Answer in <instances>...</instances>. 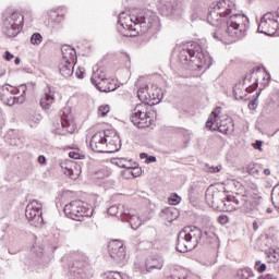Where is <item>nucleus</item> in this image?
<instances>
[{"label": "nucleus", "mask_w": 279, "mask_h": 279, "mask_svg": "<svg viewBox=\"0 0 279 279\" xmlns=\"http://www.w3.org/2000/svg\"><path fill=\"white\" fill-rule=\"evenodd\" d=\"M221 113V107H217L209 116L208 120L206 121V128L209 130H217L213 125H215V121H217V118Z\"/></svg>", "instance_id": "29"}, {"label": "nucleus", "mask_w": 279, "mask_h": 279, "mask_svg": "<svg viewBox=\"0 0 279 279\" xmlns=\"http://www.w3.org/2000/svg\"><path fill=\"white\" fill-rule=\"evenodd\" d=\"M125 36H132V35H128V34H126Z\"/></svg>", "instance_id": "64"}, {"label": "nucleus", "mask_w": 279, "mask_h": 279, "mask_svg": "<svg viewBox=\"0 0 279 279\" xmlns=\"http://www.w3.org/2000/svg\"><path fill=\"white\" fill-rule=\"evenodd\" d=\"M253 230H254V232H256V230H258V222H256V221L253 222Z\"/></svg>", "instance_id": "59"}, {"label": "nucleus", "mask_w": 279, "mask_h": 279, "mask_svg": "<svg viewBox=\"0 0 279 279\" xmlns=\"http://www.w3.org/2000/svg\"><path fill=\"white\" fill-rule=\"evenodd\" d=\"M262 173H264V175H271V170H269L268 168L264 169L262 171Z\"/></svg>", "instance_id": "58"}, {"label": "nucleus", "mask_w": 279, "mask_h": 279, "mask_svg": "<svg viewBox=\"0 0 279 279\" xmlns=\"http://www.w3.org/2000/svg\"><path fill=\"white\" fill-rule=\"evenodd\" d=\"M218 132H221V134H228V128L226 125L220 124L219 126H215Z\"/></svg>", "instance_id": "51"}, {"label": "nucleus", "mask_w": 279, "mask_h": 279, "mask_svg": "<svg viewBox=\"0 0 279 279\" xmlns=\"http://www.w3.org/2000/svg\"><path fill=\"white\" fill-rule=\"evenodd\" d=\"M10 145H12L13 147H21V145H23V140L19 137H13L10 141Z\"/></svg>", "instance_id": "43"}, {"label": "nucleus", "mask_w": 279, "mask_h": 279, "mask_svg": "<svg viewBox=\"0 0 279 279\" xmlns=\"http://www.w3.org/2000/svg\"><path fill=\"white\" fill-rule=\"evenodd\" d=\"M268 258H270V263H278V260H279V254L276 253V251L269 252V253H268Z\"/></svg>", "instance_id": "44"}, {"label": "nucleus", "mask_w": 279, "mask_h": 279, "mask_svg": "<svg viewBox=\"0 0 279 279\" xmlns=\"http://www.w3.org/2000/svg\"><path fill=\"white\" fill-rule=\"evenodd\" d=\"M14 62H15L16 65L21 64V58H19V57L15 58V61H14Z\"/></svg>", "instance_id": "62"}, {"label": "nucleus", "mask_w": 279, "mask_h": 279, "mask_svg": "<svg viewBox=\"0 0 279 279\" xmlns=\"http://www.w3.org/2000/svg\"><path fill=\"white\" fill-rule=\"evenodd\" d=\"M70 158H73L74 160H80V153L77 151H70L69 154Z\"/></svg>", "instance_id": "54"}, {"label": "nucleus", "mask_w": 279, "mask_h": 279, "mask_svg": "<svg viewBox=\"0 0 279 279\" xmlns=\"http://www.w3.org/2000/svg\"><path fill=\"white\" fill-rule=\"evenodd\" d=\"M266 211H267L268 214H271V213H274V209H272L271 207H268V208L266 209Z\"/></svg>", "instance_id": "63"}, {"label": "nucleus", "mask_w": 279, "mask_h": 279, "mask_svg": "<svg viewBox=\"0 0 279 279\" xmlns=\"http://www.w3.org/2000/svg\"><path fill=\"white\" fill-rule=\"evenodd\" d=\"M137 97L142 104L149 106V99L151 98V92H149V86L140 87L137 90Z\"/></svg>", "instance_id": "25"}, {"label": "nucleus", "mask_w": 279, "mask_h": 279, "mask_svg": "<svg viewBox=\"0 0 279 279\" xmlns=\"http://www.w3.org/2000/svg\"><path fill=\"white\" fill-rule=\"evenodd\" d=\"M204 243L208 245H217L219 243V236L213 231H204Z\"/></svg>", "instance_id": "30"}, {"label": "nucleus", "mask_w": 279, "mask_h": 279, "mask_svg": "<svg viewBox=\"0 0 279 279\" xmlns=\"http://www.w3.org/2000/svg\"><path fill=\"white\" fill-rule=\"evenodd\" d=\"M243 90H245V87L241 83V81L233 86V95L238 101H241V99H243L245 97L243 95V93H244Z\"/></svg>", "instance_id": "32"}, {"label": "nucleus", "mask_w": 279, "mask_h": 279, "mask_svg": "<svg viewBox=\"0 0 279 279\" xmlns=\"http://www.w3.org/2000/svg\"><path fill=\"white\" fill-rule=\"evenodd\" d=\"M162 215L169 223H173V221L180 217V210L175 207H167L162 210Z\"/></svg>", "instance_id": "24"}, {"label": "nucleus", "mask_w": 279, "mask_h": 279, "mask_svg": "<svg viewBox=\"0 0 279 279\" xmlns=\"http://www.w3.org/2000/svg\"><path fill=\"white\" fill-rule=\"evenodd\" d=\"M61 168L64 169V174L69 175L71 180L75 179V174L73 173V162L69 161L61 165Z\"/></svg>", "instance_id": "35"}, {"label": "nucleus", "mask_w": 279, "mask_h": 279, "mask_svg": "<svg viewBox=\"0 0 279 279\" xmlns=\"http://www.w3.org/2000/svg\"><path fill=\"white\" fill-rule=\"evenodd\" d=\"M178 10V0H161L160 11L163 16H171Z\"/></svg>", "instance_id": "17"}, {"label": "nucleus", "mask_w": 279, "mask_h": 279, "mask_svg": "<svg viewBox=\"0 0 279 279\" xmlns=\"http://www.w3.org/2000/svg\"><path fill=\"white\" fill-rule=\"evenodd\" d=\"M147 157H148V155H147V153H142L141 155H140V158H146L147 159Z\"/></svg>", "instance_id": "60"}, {"label": "nucleus", "mask_w": 279, "mask_h": 279, "mask_svg": "<svg viewBox=\"0 0 279 279\" xmlns=\"http://www.w3.org/2000/svg\"><path fill=\"white\" fill-rule=\"evenodd\" d=\"M43 43V35L40 33H35L31 36V44L32 45H40Z\"/></svg>", "instance_id": "38"}, {"label": "nucleus", "mask_w": 279, "mask_h": 279, "mask_svg": "<svg viewBox=\"0 0 279 279\" xmlns=\"http://www.w3.org/2000/svg\"><path fill=\"white\" fill-rule=\"evenodd\" d=\"M206 167H207L208 173H219V171H221V166L214 167V166L206 165Z\"/></svg>", "instance_id": "45"}, {"label": "nucleus", "mask_w": 279, "mask_h": 279, "mask_svg": "<svg viewBox=\"0 0 279 279\" xmlns=\"http://www.w3.org/2000/svg\"><path fill=\"white\" fill-rule=\"evenodd\" d=\"M177 252L181 254H186V252H191V250H195V243H191L186 238H184V230L180 231L177 239Z\"/></svg>", "instance_id": "16"}, {"label": "nucleus", "mask_w": 279, "mask_h": 279, "mask_svg": "<svg viewBox=\"0 0 279 279\" xmlns=\"http://www.w3.org/2000/svg\"><path fill=\"white\" fill-rule=\"evenodd\" d=\"M124 221H128L132 228V230H136L141 226V218L132 213H124L123 214Z\"/></svg>", "instance_id": "27"}, {"label": "nucleus", "mask_w": 279, "mask_h": 279, "mask_svg": "<svg viewBox=\"0 0 279 279\" xmlns=\"http://www.w3.org/2000/svg\"><path fill=\"white\" fill-rule=\"evenodd\" d=\"M118 23L129 32H136V27H140L142 34H149L150 36H156L161 28L158 15L151 11H142L133 16L121 12L118 15Z\"/></svg>", "instance_id": "3"}, {"label": "nucleus", "mask_w": 279, "mask_h": 279, "mask_svg": "<svg viewBox=\"0 0 279 279\" xmlns=\"http://www.w3.org/2000/svg\"><path fill=\"white\" fill-rule=\"evenodd\" d=\"M23 14L19 12H13L4 17L2 32L9 38H15L21 34V29H23Z\"/></svg>", "instance_id": "7"}, {"label": "nucleus", "mask_w": 279, "mask_h": 279, "mask_svg": "<svg viewBox=\"0 0 279 279\" xmlns=\"http://www.w3.org/2000/svg\"><path fill=\"white\" fill-rule=\"evenodd\" d=\"M40 121H43L40 113H31L27 118V123L31 128H36Z\"/></svg>", "instance_id": "33"}, {"label": "nucleus", "mask_w": 279, "mask_h": 279, "mask_svg": "<svg viewBox=\"0 0 279 279\" xmlns=\"http://www.w3.org/2000/svg\"><path fill=\"white\" fill-rule=\"evenodd\" d=\"M25 217L31 226L38 228L43 223V204L38 201H32L25 209Z\"/></svg>", "instance_id": "10"}, {"label": "nucleus", "mask_w": 279, "mask_h": 279, "mask_svg": "<svg viewBox=\"0 0 279 279\" xmlns=\"http://www.w3.org/2000/svg\"><path fill=\"white\" fill-rule=\"evenodd\" d=\"M75 75L78 80H84V68H78L75 72Z\"/></svg>", "instance_id": "48"}, {"label": "nucleus", "mask_w": 279, "mask_h": 279, "mask_svg": "<svg viewBox=\"0 0 279 279\" xmlns=\"http://www.w3.org/2000/svg\"><path fill=\"white\" fill-rule=\"evenodd\" d=\"M106 80H108V77L106 76V72L102 70H97L96 72L93 73L90 77V82L94 86L99 84V82H104Z\"/></svg>", "instance_id": "31"}, {"label": "nucleus", "mask_w": 279, "mask_h": 279, "mask_svg": "<svg viewBox=\"0 0 279 279\" xmlns=\"http://www.w3.org/2000/svg\"><path fill=\"white\" fill-rule=\"evenodd\" d=\"M219 221L220 223H226L228 221V218L226 216H220Z\"/></svg>", "instance_id": "57"}, {"label": "nucleus", "mask_w": 279, "mask_h": 279, "mask_svg": "<svg viewBox=\"0 0 279 279\" xmlns=\"http://www.w3.org/2000/svg\"><path fill=\"white\" fill-rule=\"evenodd\" d=\"M27 85L14 87L10 84H4L0 87V100L4 106H14V104H24Z\"/></svg>", "instance_id": "5"}, {"label": "nucleus", "mask_w": 279, "mask_h": 279, "mask_svg": "<svg viewBox=\"0 0 279 279\" xmlns=\"http://www.w3.org/2000/svg\"><path fill=\"white\" fill-rule=\"evenodd\" d=\"M94 86L100 93H112V90H114V87H112V83H110V80H108V78L102 82L97 83Z\"/></svg>", "instance_id": "28"}, {"label": "nucleus", "mask_w": 279, "mask_h": 279, "mask_svg": "<svg viewBox=\"0 0 279 279\" xmlns=\"http://www.w3.org/2000/svg\"><path fill=\"white\" fill-rule=\"evenodd\" d=\"M14 54H12L10 51H5L4 52V60H7V62H10V60H13Z\"/></svg>", "instance_id": "53"}, {"label": "nucleus", "mask_w": 279, "mask_h": 279, "mask_svg": "<svg viewBox=\"0 0 279 279\" xmlns=\"http://www.w3.org/2000/svg\"><path fill=\"white\" fill-rule=\"evenodd\" d=\"M150 98H148V101H156V99H160V89L151 87L149 89Z\"/></svg>", "instance_id": "37"}, {"label": "nucleus", "mask_w": 279, "mask_h": 279, "mask_svg": "<svg viewBox=\"0 0 279 279\" xmlns=\"http://www.w3.org/2000/svg\"><path fill=\"white\" fill-rule=\"evenodd\" d=\"M60 122L61 126L63 129V134H72L73 132V116L71 114L70 108H63V110L60 113Z\"/></svg>", "instance_id": "15"}, {"label": "nucleus", "mask_w": 279, "mask_h": 279, "mask_svg": "<svg viewBox=\"0 0 279 279\" xmlns=\"http://www.w3.org/2000/svg\"><path fill=\"white\" fill-rule=\"evenodd\" d=\"M253 147L254 149H258L259 151H263V142L257 140L255 143H253Z\"/></svg>", "instance_id": "50"}, {"label": "nucleus", "mask_w": 279, "mask_h": 279, "mask_svg": "<svg viewBox=\"0 0 279 279\" xmlns=\"http://www.w3.org/2000/svg\"><path fill=\"white\" fill-rule=\"evenodd\" d=\"M256 271H258V274H263L265 271H267V265L266 264H262L260 266H257Z\"/></svg>", "instance_id": "52"}, {"label": "nucleus", "mask_w": 279, "mask_h": 279, "mask_svg": "<svg viewBox=\"0 0 279 279\" xmlns=\"http://www.w3.org/2000/svg\"><path fill=\"white\" fill-rule=\"evenodd\" d=\"M56 101V97L51 94V88L48 87L45 90L44 97H41L39 104L44 110H49L51 105Z\"/></svg>", "instance_id": "21"}, {"label": "nucleus", "mask_w": 279, "mask_h": 279, "mask_svg": "<svg viewBox=\"0 0 279 279\" xmlns=\"http://www.w3.org/2000/svg\"><path fill=\"white\" fill-rule=\"evenodd\" d=\"M112 163L121 169H136V167H138L136 161L126 158H114L112 159Z\"/></svg>", "instance_id": "23"}, {"label": "nucleus", "mask_w": 279, "mask_h": 279, "mask_svg": "<svg viewBox=\"0 0 279 279\" xmlns=\"http://www.w3.org/2000/svg\"><path fill=\"white\" fill-rule=\"evenodd\" d=\"M106 147L107 148L102 150V154H116V151H119V149H121V146L112 144V142H107Z\"/></svg>", "instance_id": "36"}, {"label": "nucleus", "mask_w": 279, "mask_h": 279, "mask_svg": "<svg viewBox=\"0 0 279 279\" xmlns=\"http://www.w3.org/2000/svg\"><path fill=\"white\" fill-rule=\"evenodd\" d=\"M131 169H133V171L131 173H132V175H134V178H138V175H141L142 170L138 166H136L135 168H131Z\"/></svg>", "instance_id": "49"}, {"label": "nucleus", "mask_w": 279, "mask_h": 279, "mask_svg": "<svg viewBox=\"0 0 279 279\" xmlns=\"http://www.w3.org/2000/svg\"><path fill=\"white\" fill-rule=\"evenodd\" d=\"M146 162L149 163V162H156V156H148L146 158Z\"/></svg>", "instance_id": "56"}, {"label": "nucleus", "mask_w": 279, "mask_h": 279, "mask_svg": "<svg viewBox=\"0 0 279 279\" xmlns=\"http://www.w3.org/2000/svg\"><path fill=\"white\" fill-rule=\"evenodd\" d=\"M32 252L40 258L45 254V248L38 244H35L32 248Z\"/></svg>", "instance_id": "39"}, {"label": "nucleus", "mask_w": 279, "mask_h": 279, "mask_svg": "<svg viewBox=\"0 0 279 279\" xmlns=\"http://www.w3.org/2000/svg\"><path fill=\"white\" fill-rule=\"evenodd\" d=\"M263 265V263H260V260H257L256 263H255V269L257 268V267H260Z\"/></svg>", "instance_id": "61"}, {"label": "nucleus", "mask_w": 279, "mask_h": 279, "mask_svg": "<svg viewBox=\"0 0 279 279\" xmlns=\"http://www.w3.org/2000/svg\"><path fill=\"white\" fill-rule=\"evenodd\" d=\"M258 108V99H253L248 102L250 110H256Z\"/></svg>", "instance_id": "47"}, {"label": "nucleus", "mask_w": 279, "mask_h": 279, "mask_svg": "<svg viewBox=\"0 0 279 279\" xmlns=\"http://www.w3.org/2000/svg\"><path fill=\"white\" fill-rule=\"evenodd\" d=\"M75 64L71 61H60L59 73L62 77L69 78L73 75Z\"/></svg>", "instance_id": "20"}, {"label": "nucleus", "mask_w": 279, "mask_h": 279, "mask_svg": "<svg viewBox=\"0 0 279 279\" xmlns=\"http://www.w3.org/2000/svg\"><path fill=\"white\" fill-rule=\"evenodd\" d=\"M70 279H89L93 278V270L86 268L84 262H74L69 269Z\"/></svg>", "instance_id": "11"}, {"label": "nucleus", "mask_w": 279, "mask_h": 279, "mask_svg": "<svg viewBox=\"0 0 279 279\" xmlns=\"http://www.w3.org/2000/svg\"><path fill=\"white\" fill-rule=\"evenodd\" d=\"M246 172L248 175H253V178H260L263 166L260 163L251 162L246 166Z\"/></svg>", "instance_id": "26"}, {"label": "nucleus", "mask_w": 279, "mask_h": 279, "mask_svg": "<svg viewBox=\"0 0 279 279\" xmlns=\"http://www.w3.org/2000/svg\"><path fill=\"white\" fill-rule=\"evenodd\" d=\"M207 22L216 27V32L213 34L216 40H222L226 34L235 36V38H243L250 28V19L243 14L233 13L226 0L210 4Z\"/></svg>", "instance_id": "1"}, {"label": "nucleus", "mask_w": 279, "mask_h": 279, "mask_svg": "<svg viewBox=\"0 0 279 279\" xmlns=\"http://www.w3.org/2000/svg\"><path fill=\"white\" fill-rule=\"evenodd\" d=\"M240 82L243 84L245 93H252L258 88V78H254L252 82V74H246L244 80Z\"/></svg>", "instance_id": "22"}, {"label": "nucleus", "mask_w": 279, "mask_h": 279, "mask_svg": "<svg viewBox=\"0 0 279 279\" xmlns=\"http://www.w3.org/2000/svg\"><path fill=\"white\" fill-rule=\"evenodd\" d=\"M206 202L211 208L221 210V206H230L233 204L234 210H241L246 215L256 217L260 213V205L252 196L246 194L228 195L227 201L221 198V192H213L206 194Z\"/></svg>", "instance_id": "2"}, {"label": "nucleus", "mask_w": 279, "mask_h": 279, "mask_svg": "<svg viewBox=\"0 0 279 279\" xmlns=\"http://www.w3.org/2000/svg\"><path fill=\"white\" fill-rule=\"evenodd\" d=\"M279 28V8L276 12H268L263 15L257 32L266 36H274Z\"/></svg>", "instance_id": "8"}, {"label": "nucleus", "mask_w": 279, "mask_h": 279, "mask_svg": "<svg viewBox=\"0 0 279 279\" xmlns=\"http://www.w3.org/2000/svg\"><path fill=\"white\" fill-rule=\"evenodd\" d=\"M131 122L135 128L143 129L151 125V116L147 111V104H138L132 110Z\"/></svg>", "instance_id": "9"}, {"label": "nucleus", "mask_w": 279, "mask_h": 279, "mask_svg": "<svg viewBox=\"0 0 279 279\" xmlns=\"http://www.w3.org/2000/svg\"><path fill=\"white\" fill-rule=\"evenodd\" d=\"M108 215L111 217H117L119 215V205H112L107 210Z\"/></svg>", "instance_id": "42"}, {"label": "nucleus", "mask_w": 279, "mask_h": 279, "mask_svg": "<svg viewBox=\"0 0 279 279\" xmlns=\"http://www.w3.org/2000/svg\"><path fill=\"white\" fill-rule=\"evenodd\" d=\"M107 143L108 138H106V132L100 131L92 136L89 147L92 151H95L96 154H104V150L108 148L106 146Z\"/></svg>", "instance_id": "13"}, {"label": "nucleus", "mask_w": 279, "mask_h": 279, "mask_svg": "<svg viewBox=\"0 0 279 279\" xmlns=\"http://www.w3.org/2000/svg\"><path fill=\"white\" fill-rule=\"evenodd\" d=\"M108 112H110V106L108 105H101L98 108V114H100V117H107Z\"/></svg>", "instance_id": "41"}, {"label": "nucleus", "mask_w": 279, "mask_h": 279, "mask_svg": "<svg viewBox=\"0 0 279 279\" xmlns=\"http://www.w3.org/2000/svg\"><path fill=\"white\" fill-rule=\"evenodd\" d=\"M163 267H165V259L162 258L150 257L146 259L145 268L147 274H151L154 269L160 270Z\"/></svg>", "instance_id": "19"}, {"label": "nucleus", "mask_w": 279, "mask_h": 279, "mask_svg": "<svg viewBox=\"0 0 279 279\" xmlns=\"http://www.w3.org/2000/svg\"><path fill=\"white\" fill-rule=\"evenodd\" d=\"M63 213L68 219H73V221H84V217H90L93 215V210L88 208V204L82 201H72L66 204Z\"/></svg>", "instance_id": "6"}, {"label": "nucleus", "mask_w": 279, "mask_h": 279, "mask_svg": "<svg viewBox=\"0 0 279 279\" xmlns=\"http://www.w3.org/2000/svg\"><path fill=\"white\" fill-rule=\"evenodd\" d=\"M189 60L198 69L204 68V64H206V57L204 56V51L202 50V46H199V44H187L179 52V62H181V64L189 62Z\"/></svg>", "instance_id": "4"}, {"label": "nucleus", "mask_w": 279, "mask_h": 279, "mask_svg": "<svg viewBox=\"0 0 279 279\" xmlns=\"http://www.w3.org/2000/svg\"><path fill=\"white\" fill-rule=\"evenodd\" d=\"M184 230V239L185 241H189L190 243H195V247L202 243V239H204V232H202V229L197 227H189L187 232L186 228ZM187 232V233H186Z\"/></svg>", "instance_id": "14"}, {"label": "nucleus", "mask_w": 279, "mask_h": 279, "mask_svg": "<svg viewBox=\"0 0 279 279\" xmlns=\"http://www.w3.org/2000/svg\"><path fill=\"white\" fill-rule=\"evenodd\" d=\"M61 53H62V59L61 61L63 62H77V52L75 49L69 45H64L61 47Z\"/></svg>", "instance_id": "18"}, {"label": "nucleus", "mask_w": 279, "mask_h": 279, "mask_svg": "<svg viewBox=\"0 0 279 279\" xmlns=\"http://www.w3.org/2000/svg\"><path fill=\"white\" fill-rule=\"evenodd\" d=\"M182 202V197H180V195H178L177 193L172 194L169 198V204H171L172 206H178V204H180Z\"/></svg>", "instance_id": "40"}, {"label": "nucleus", "mask_w": 279, "mask_h": 279, "mask_svg": "<svg viewBox=\"0 0 279 279\" xmlns=\"http://www.w3.org/2000/svg\"><path fill=\"white\" fill-rule=\"evenodd\" d=\"M109 256L116 260V263H123L125 260V246L123 242L116 240L108 245Z\"/></svg>", "instance_id": "12"}, {"label": "nucleus", "mask_w": 279, "mask_h": 279, "mask_svg": "<svg viewBox=\"0 0 279 279\" xmlns=\"http://www.w3.org/2000/svg\"><path fill=\"white\" fill-rule=\"evenodd\" d=\"M238 279H252L254 278V272H252V269L250 268H244V269H240L238 270Z\"/></svg>", "instance_id": "34"}, {"label": "nucleus", "mask_w": 279, "mask_h": 279, "mask_svg": "<svg viewBox=\"0 0 279 279\" xmlns=\"http://www.w3.org/2000/svg\"><path fill=\"white\" fill-rule=\"evenodd\" d=\"M38 162L39 165H47V157H45L44 155H40L38 157Z\"/></svg>", "instance_id": "55"}, {"label": "nucleus", "mask_w": 279, "mask_h": 279, "mask_svg": "<svg viewBox=\"0 0 279 279\" xmlns=\"http://www.w3.org/2000/svg\"><path fill=\"white\" fill-rule=\"evenodd\" d=\"M106 279H123V277H121V274L119 272H109L106 276Z\"/></svg>", "instance_id": "46"}]
</instances>
